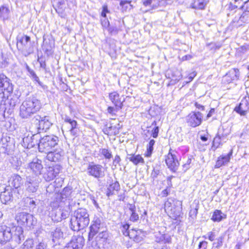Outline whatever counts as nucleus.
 Instances as JSON below:
<instances>
[{
	"instance_id": "6ab92c4d",
	"label": "nucleus",
	"mask_w": 249,
	"mask_h": 249,
	"mask_svg": "<svg viewBox=\"0 0 249 249\" xmlns=\"http://www.w3.org/2000/svg\"><path fill=\"white\" fill-rule=\"evenodd\" d=\"M36 120L38 121V130H46L50 128L52 125L51 118L48 116H41L36 115Z\"/></svg>"
},
{
	"instance_id": "c9c22d12",
	"label": "nucleus",
	"mask_w": 249,
	"mask_h": 249,
	"mask_svg": "<svg viewBox=\"0 0 249 249\" xmlns=\"http://www.w3.org/2000/svg\"><path fill=\"white\" fill-rule=\"evenodd\" d=\"M171 240V236L166 234H160L159 236H156V242L162 243H170Z\"/></svg>"
},
{
	"instance_id": "69168bd1",
	"label": "nucleus",
	"mask_w": 249,
	"mask_h": 249,
	"mask_svg": "<svg viewBox=\"0 0 249 249\" xmlns=\"http://www.w3.org/2000/svg\"><path fill=\"white\" fill-rule=\"evenodd\" d=\"M70 124L71 125V128L72 129L76 128L77 124L76 121L73 120Z\"/></svg>"
},
{
	"instance_id": "7ed1b4c3",
	"label": "nucleus",
	"mask_w": 249,
	"mask_h": 249,
	"mask_svg": "<svg viewBox=\"0 0 249 249\" xmlns=\"http://www.w3.org/2000/svg\"><path fill=\"white\" fill-rule=\"evenodd\" d=\"M89 223V214L85 208L75 210L71 216L70 228L73 231H79L86 228Z\"/></svg>"
},
{
	"instance_id": "5fc2aeb1",
	"label": "nucleus",
	"mask_w": 249,
	"mask_h": 249,
	"mask_svg": "<svg viewBox=\"0 0 249 249\" xmlns=\"http://www.w3.org/2000/svg\"><path fill=\"white\" fill-rule=\"evenodd\" d=\"M160 171L158 169H154L151 173V176L152 178H155L160 174Z\"/></svg>"
},
{
	"instance_id": "2eb2a0df",
	"label": "nucleus",
	"mask_w": 249,
	"mask_h": 249,
	"mask_svg": "<svg viewBox=\"0 0 249 249\" xmlns=\"http://www.w3.org/2000/svg\"><path fill=\"white\" fill-rule=\"evenodd\" d=\"M85 244V240L80 235L73 236L64 249H82Z\"/></svg>"
},
{
	"instance_id": "f3484780",
	"label": "nucleus",
	"mask_w": 249,
	"mask_h": 249,
	"mask_svg": "<svg viewBox=\"0 0 249 249\" xmlns=\"http://www.w3.org/2000/svg\"><path fill=\"white\" fill-rule=\"evenodd\" d=\"M234 110L241 116H245L249 111V97H244Z\"/></svg>"
},
{
	"instance_id": "f8f14e48",
	"label": "nucleus",
	"mask_w": 249,
	"mask_h": 249,
	"mask_svg": "<svg viewBox=\"0 0 249 249\" xmlns=\"http://www.w3.org/2000/svg\"><path fill=\"white\" fill-rule=\"evenodd\" d=\"M87 173L89 175L96 178H101L104 176L103 167L100 164H96L93 162L89 163L87 168Z\"/></svg>"
},
{
	"instance_id": "dca6fc26",
	"label": "nucleus",
	"mask_w": 249,
	"mask_h": 249,
	"mask_svg": "<svg viewBox=\"0 0 249 249\" xmlns=\"http://www.w3.org/2000/svg\"><path fill=\"white\" fill-rule=\"evenodd\" d=\"M13 90V86L9 78L3 73L0 74V92L10 93Z\"/></svg>"
},
{
	"instance_id": "864d4df0",
	"label": "nucleus",
	"mask_w": 249,
	"mask_h": 249,
	"mask_svg": "<svg viewBox=\"0 0 249 249\" xmlns=\"http://www.w3.org/2000/svg\"><path fill=\"white\" fill-rule=\"evenodd\" d=\"M109 11L108 10L107 5H104L103 6V10L101 13V16L104 18H106L107 13H108Z\"/></svg>"
},
{
	"instance_id": "4c0bfd02",
	"label": "nucleus",
	"mask_w": 249,
	"mask_h": 249,
	"mask_svg": "<svg viewBox=\"0 0 249 249\" xmlns=\"http://www.w3.org/2000/svg\"><path fill=\"white\" fill-rule=\"evenodd\" d=\"M155 141L154 140L152 139L149 142V143L147 145V150L145 153V156L147 157H150L153 151V146L155 144Z\"/></svg>"
},
{
	"instance_id": "72a5a7b5",
	"label": "nucleus",
	"mask_w": 249,
	"mask_h": 249,
	"mask_svg": "<svg viewBox=\"0 0 249 249\" xmlns=\"http://www.w3.org/2000/svg\"><path fill=\"white\" fill-rule=\"evenodd\" d=\"M57 8L55 9L56 12L62 17L65 9V1L64 0H57Z\"/></svg>"
},
{
	"instance_id": "39448f33",
	"label": "nucleus",
	"mask_w": 249,
	"mask_h": 249,
	"mask_svg": "<svg viewBox=\"0 0 249 249\" xmlns=\"http://www.w3.org/2000/svg\"><path fill=\"white\" fill-rule=\"evenodd\" d=\"M17 40L18 49L21 51L25 56H27L33 53V47L31 45L30 36L24 35H18Z\"/></svg>"
},
{
	"instance_id": "0e129e2a",
	"label": "nucleus",
	"mask_w": 249,
	"mask_h": 249,
	"mask_svg": "<svg viewBox=\"0 0 249 249\" xmlns=\"http://www.w3.org/2000/svg\"><path fill=\"white\" fill-rule=\"evenodd\" d=\"M173 201V200L172 199H168L165 202V204H164V205H165V208H169L171 207V204H172V201Z\"/></svg>"
},
{
	"instance_id": "423d86ee",
	"label": "nucleus",
	"mask_w": 249,
	"mask_h": 249,
	"mask_svg": "<svg viewBox=\"0 0 249 249\" xmlns=\"http://www.w3.org/2000/svg\"><path fill=\"white\" fill-rule=\"evenodd\" d=\"M8 183V187L12 188L14 191L16 198L21 197L23 194V191L20 188L23 183L21 177L18 174H13L9 178Z\"/></svg>"
},
{
	"instance_id": "20e7f679",
	"label": "nucleus",
	"mask_w": 249,
	"mask_h": 249,
	"mask_svg": "<svg viewBox=\"0 0 249 249\" xmlns=\"http://www.w3.org/2000/svg\"><path fill=\"white\" fill-rule=\"evenodd\" d=\"M59 138L55 135L44 136L39 140L37 143L38 150L40 152L47 153L58 145Z\"/></svg>"
},
{
	"instance_id": "5701e85b",
	"label": "nucleus",
	"mask_w": 249,
	"mask_h": 249,
	"mask_svg": "<svg viewBox=\"0 0 249 249\" xmlns=\"http://www.w3.org/2000/svg\"><path fill=\"white\" fill-rule=\"evenodd\" d=\"M239 76V71L237 69H233L229 71L223 77L222 82L224 84H229L232 81L237 80Z\"/></svg>"
},
{
	"instance_id": "a211bd4d",
	"label": "nucleus",
	"mask_w": 249,
	"mask_h": 249,
	"mask_svg": "<svg viewBox=\"0 0 249 249\" xmlns=\"http://www.w3.org/2000/svg\"><path fill=\"white\" fill-rule=\"evenodd\" d=\"M64 155V150L61 148H56L53 151H48L46 156V159L53 162L61 161Z\"/></svg>"
},
{
	"instance_id": "f03ea898",
	"label": "nucleus",
	"mask_w": 249,
	"mask_h": 249,
	"mask_svg": "<svg viewBox=\"0 0 249 249\" xmlns=\"http://www.w3.org/2000/svg\"><path fill=\"white\" fill-rule=\"evenodd\" d=\"M40 101L35 96L25 99L19 107V116L22 119H28L38 112L41 108Z\"/></svg>"
},
{
	"instance_id": "2f4dec72",
	"label": "nucleus",
	"mask_w": 249,
	"mask_h": 249,
	"mask_svg": "<svg viewBox=\"0 0 249 249\" xmlns=\"http://www.w3.org/2000/svg\"><path fill=\"white\" fill-rule=\"evenodd\" d=\"M127 159L136 165L138 164H143L144 163V159L140 155H129Z\"/></svg>"
},
{
	"instance_id": "8fccbe9b",
	"label": "nucleus",
	"mask_w": 249,
	"mask_h": 249,
	"mask_svg": "<svg viewBox=\"0 0 249 249\" xmlns=\"http://www.w3.org/2000/svg\"><path fill=\"white\" fill-rule=\"evenodd\" d=\"M191 161L192 159L191 158H188L186 162L183 165V169L185 171H187L190 168Z\"/></svg>"
},
{
	"instance_id": "4468645a",
	"label": "nucleus",
	"mask_w": 249,
	"mask_h": 249,
	"mask_svg": "<svg viewBox=\"0 0 249 249\" xmlns=\"http://www.w3.org/2000/svg\"><path fill=\"white\" fill-rule=\"evenodd\" d=\"M202 119L203 115L199 111L192 112L186 117L187 123L193 127L199 125L202 123Z\"/></svg>"
},
{
	"instance_id": "a878e982",
	"label": "nucleus",
	"mask_w": 249,
	"mask_h": 249,
	"mask_svg": "<svg viewBox=\"0 0 249 249\" xmlns=\"http://www.w3.org/2000/svg\"><path fill=\"white\" fill-rule=\"evenodd\" d=\"M51 236L53 242L56 245L59 243V240L63 238V232L59 228H56L51 232Z\"/></svg>"
},
{
	"instance_id": "4be33fe9",
	"label": "nucleus",
	"mask_w": 249,
	"mask_h": 249,
	"mask_svg": "<svg viewBox=\"0 0 249 249\" xmlns=\"http://www.w3.org/2000/svg\"><path fill=\"white\" fill-rule=\"evenodd\" d=\"M71 189L70 187H66L63 189L61 193L55 194L57 203L65 202L67 200H69L71 193Z\"/></svg>"
},
{
	"instance_id": "603ef678",
	"label": "nucleus",
	"mask_w": 249,
	"mask_h": 249,
	"mask_svg": "<svg viewBox=\"0 0 249 249\" xmlns=\"http://www.w3.org/2000/svg\"><path fill=\"white\" fill-rule=\"evenodd\" d=\"M121 160V158L119 155H116L115 156L114 159L113 161V164L115 166H116L117 164H119Z\"/></svg>"
},
{
	"instance_id": "49530a36",
	"label": "nucleus",
	"mask_w": 249,
	"mask_h": 249,
	"mask_svg": "<svg viewBox=\"0 0 249 249\" xmlns=\"http://www.w3.org/2000/svg\"><path fill=\"white\" fill-rule=\"evenodd\" d=\"M107 30L109 34L113 35L117 34L120 29L116 26H109L107 28Z\"/></svg>"
},
{
	"instance_id": "393cba45",
	"label": "nucleus",
	"mask_w": 249,
	"mask_h": 249,
	"mask_svg": "<svg viewBox=\"0 0 249 249\" xmlns=\"http://www.w3.org/2000/svg\"><path fill=\"white\" fill-rule=\"evenodd\" d=\"M109 97L112 103L118 108H122L123 102L120 98L119 94L117 92H113L109 94Z\"/></svg>"
},
{
	"instance_id": "338daca9",
	"label": "nucleus",
	"mask_w": 249,
	"mask_h": 249,
	"mask_svg": "<svg viewBox=\"0 0 249 249\" xmlns=\"http://www.w3.org/2000/svg\"><path fill=\"white\" fill-rule=\"evenodd\" d=\"M195 106L198 109H201L202 110H203L204 109V107L198 104L197 103H195Z\"/></svg>"
},
{
	"instance_id": "b1692460",
	"label": "nucleus",
	"mask_w": 249,
	"mask_h": 249,
	"mask_svg": "<svg viewBox=\"0 0 249 249\" xmlns=\"http://www.w3.org/2000/svg\"><path fill=\"white\" fill-rule=\"evenodd\" d=\"M232 155V150L231 149L227 155H222L219 156L216 161L215 168H219L222 166L226 165L230 162Z\"/></svg>"
},
{
	"instance_id": "412c9836",
	"label": "nucleus",
	"mask_w": 249,
	"mask_h": 249,
	"mask_svg": "<svg viewBox=\"0 0 249 249\" xmlns=\"http://www.w3.org/2000/svg\"><path fill=\"white\" fill-rule=\"evenodd\" d=\"M101 221L100 218L94 217L90 227V231L89 233V239L91 240L93 237L100 231Z\"/></svg>"
},
{
	"instance_id": "0eeeda50",
	"label": "nucleus",
	"mask_w": 249,
	"mask_h": 249,
	"mask_svg": "<svg viewBox=\"0 0 249 249\" xmlns=\"http://www.w3.org/2000/svg\"><path fill=\"white\" fill-rule=\"evenodd\" d=\"M41 179L38 176H29L24 183L25 191L29 194L36 193L39 188Z\"/></svg>"
},
{
	"instance_id": "7c9ffc66",
	"label": "nucleus",
	"mask_w": 249,
	"mask_h": 249,
	"mask_svg": "<svg viewBox=\"0 0 249 249\" xmlns=\"http://www.w3.org/2000/svg\"><path fill=\"white\" fill-rule=\"evenodd\" d=\"M190 208L191 209L189 213V215L190 218L192 220H194L196 218L198 213V210L199 209L198 202L195 201L191 205Z\"/></svg>"
},
{
	"instance_id": "1a4fd4ad",
	"label": "nucleus",
	"mask_w": 249,
	"mask_h": 249,
	"mask_svg": "<svg viewBox=\"0 0 249 249\" xmlns=\"http://www.w3.org/2000/svg\"><path fill=\"white\" fill-rule=\"evenodd\" d=\"M178 155L176 151L170 149L168 155L166 156V163L168 167L173 172H175L178 170L179 165V158Z\"/></svg>"
},
{
	"instance_id": "3c124183",
	"label": "nucleus",
	"mask_w": 249,
	"mask_h": 249,
	"mask_svg": "<svg viewBox=\"0 0 249 249\" xmlns=\"http://www.w3.org/2000/svg\"><path fill=\"white\" fill-rule=\"evenodd\" d=\"M101 24L103 27L106 29H107L109 26V22L106 18L101 20Z\"/></svg>"
},
{
	"instance_id": "c85d7f7f",
	"label": "nucleus",
	"mask_w": 249,
	"mask_h": 249,
	"mask_svg": "<svg viewBox=\"0 0 249 249\" xmlns=\"http://www.w3.org/2000/svg\"><path fill=\"white\" fill-rule=\"evenodd\" d=\"M120 189V186L118 181L111 183L107 187L106 191L107 196L109 197L115 194Z\"/></svg>"
},
{
	"instance_id": "680f3d73",
	"label": "nucleus",
	"mask_w": 249,
	"mask_h": 249,
	"mask_svg": "<svg viewBox=\"0 0 249 249\" xmlns=\"http://www.w3.org/2000/svg\"><path fill=\"white\" fill-rule=\"evenodd\" d=\"M223 244V238L222 237H220L217 239V243L216 246V248H219V247L222 246Z\"/></svg>"
},
{
	"instance_id": "cd10ccee",
	"label": "nucleus",
	"mask_w": 249,
	"mask_h": 249,
	"mask_svg": "<svg viewBox=\"0 0 249 249\" xmlns=\"http://www.w3.org/2000/svg\"><path fill=\"white\" fill-rule=\"evenodd\" d=\"M108 233L106 231H102L100 232L95 237V241L98 248H100L101 245H104V243L108 238Z\"/></svg>"
},
{
	"instance_id": "ea45409f",
	"label": "nucleus",
	"mask_w": 249,
	"mask_h": 249,
	"mask_svg": "<svg viewBox=\"0 0 249 249\" xmlns=\"http://www.w3.org/2000/svg\"><path fill=\"white\" fill-rule=\"evenodd\" d=\"M99 153L103 156L106 159L110 160L112 158V152L108 149L100 148L99 150Z\"/></svg>"
},
{
	"instance_id": "e433bc0d",
	"label": "nucleus",
	"mask_w": 249,
	"mask_h": 249,
	"mask_svg": "<svg viewBox=\"0 0 249 249\" xmlns=\"http://www.w3.org/2000/svg\"><path fill=\"white\" fill-rule=\"evenodd\" d=\"M30 76L32 79L38 83L43 89H47L48 87L46 85H44L40 81L39 77L36 75L34 71H31V73L29 74Z\"/></svg>"
},
{
	"instance_id": "052dcab7",
	"label": "nucleus",
	"mask_w": 249,
	"mask_h": 249,
	"mask_svg": "<svg viewBox=\"0 0 249 249\" xmlns=\"http://www.w3.org/2000/svg\"><path fill=\"white\" fill-rule=\"evenodd\" d=\"M112 128V126H110L109 127H107L106 128H104L103 132L105 134L109 135L111 134V130Z\"/></svg>"
},
{
	"instance_id": "9d476101",
	"label": "nucleus",
	"mask_w": 249,
	"mask_h": 249,
	"mask_svg": "<svg viewBox=\"0 0 249 249\" xmlns=\"http://www.w3.org/2000/svg\"><path fill=\"white\" fill-rule=\"evenodd\" d=\"M130 225L128 223H121L120 230L123 234L125 236H128L130 238L133 239L135 241L139 242L142 239V237L140 236L139 234L141 232V230L137 231L132 230L131 231L129 230Z\"/></svg>"
},
{
	"instance_id": "4d7b16f0",
	"label": "nucleus",
	"mask_w": 249,
	"mask_h": 249,
	"mask_svg": "<svg viewBox=\"0 0 249 249\" xmlns=\"http://www.w3.org/2000/svg\"><path fill=\"white\" fill-rule=\"evenodd\" d=\"M58 209H56V210H53L52 212V215L55 214V215L53 217V220L56 221V219L57 218H60V217L61 218V215H59L58 213Z\"/></svg>"
},
{
	"instance_id": "a18cd8bd",
	"label": "nucleus",
	"mask_w": 249,
	"mask_h": 249,
	"mask_svg": "<svg viewBox=\"0 0 249 249\" xmlns=\"http://www.w3.org/2000/svg\"><path fill=\"white\" fill-rule=\"evenodd\" d=\"M58 213L59 215H61V218H58L56 219V221H60L63 219H66L69 215V213L67 211H61L58 209Z\"/></svg>"
},
{
	"instance_id": "79ce46f5",
	"label": "nucleus",
	"mask_w": 249,
	"mask_h": 249,
	"mask_svg": "<svg viewBox=\"0 0 249 249\" xmlns=\"http://www.w3.org/2000/svg\"><path fill=\"white\" fill-rule=\"evenodd\" d=\"M9 14V10L7 7L4 6L0 7V17L2 18L3 19L8 18Z\"/></svg>"
},
{
	"instance_id": "e2e57ef3",
	"label": "nucleus",
	"mask_w": 249,
	"mask_h": 249,
	"mask_svg": "<svg viewBox=\"0 0 249 249\" xmlns=\"http://www.w3.org/2000/svg\"><path fill=\"white\" fill-rule=\"evenodd\" d=\"M8 62L7 61V59L5 58L2 60V62H0V66L1 68H5L8 65Z\"/></svg>"
},
{
	"instance_id": "bb28decb",
	"label": "nucleus",
	"mask_w": 249,
	"mask_h": 249,
	"mask_svg": "<svg viewBox=\"0 0 249 249\" xmlns=\"http://www.w3.org/2000/svg\"><path fill=\"white\" fill-rule=\"evenodd\" d=\"M36 134L32 135L31 136H27L23 138V145L26 147L27 148H30L37 144V142H35L34 140L36 137H37Z\"/></svg>"
},
{
	"instance_id": "37998d69",
	"label": "nucleus",
	"mask_w": 249,
	"mask_h": 249,
	"mask_svg": "<svg viewBox=\"0 0 249 249\" xmlns=\"http://www.w3.org/2000/svg\"><path fill=\"white\" fill-rule=\"evenodd\" d=\"M221 137L220 136L219 133L217 134V135L214 138L213 142V145L212 147V148L215 150H216L220 144Z\"/></svg>"
},
{
	"instance_id": "de8ad7c7",
	"label": "nucleus",
	"mask_w": 249,
	"mask_h": 249,
	"mask_svg": "<svg viewBox=\"0 0 249 249\" xmlns=\"http://www.w3.org/2000/svg\"><path fill=\"white\" fill-rule=\"evenodd\" d=\"M27 203L28 204V206L30 209H34L35 208L36 206V202L32 198H27Z\"/></svg>"
},
{
	"instance_id": "6e6d98bb",
	"label": "nucleus",
	"mask_w": 249,
	"mask_h": 249,
	"mask_svg": "<svg viewBox=\"0 0 249 249\" xmlns=\"http://www.w3.org/2000/svg\"><path fill=\"white\" fill-rule=\"evenodd\" d=\"M159 127H156L152 131V135L153 138H156L158 137L159 133Z\"/></svg>"
},
{
	"instance_id": "473e14b6",
	"label": "nucleus",
	"mask_w": 249,
	"mask_h": 249,
	"mask_svg": "<svg viewBox=\"0 0 249 249\" xmlns=\"http://www.w3.org/2000/svg\"><path fill=\"white\" fill-rule=\"evenodd\" d=\"M225 218H226V215L220 210H216L213 212L211 219L214 222H220Z\"/></svg>"
},
{
	"instance_id": "c756f323",
	"label": "nucleus",
	"mask_w": 249,
	"mask_h": 249,
	"mask_svg": "<svg viewBox=\"0 0 249 249\" xmlns=\"http://www.w3.org/2000/svg\"><path fill=\"white\" fill-rule=\"evenodd\" d=\"M207 3L208 1L206 0H194L190 6L193 9L203 10L205 9Z\"/></svg>"
},
{
	"instance_id": "58836bf2",
	"label": "nucleus",
	"mask_w": 249,
	"mask_h": 249,
	"mask_svg": "<svg viewBox=\"0 0 249 249\" xmlns=\"http://www.w3.org/2000/svg\"><path fill=\"white\" fill-rule=\"evenodd\" d=\"M160 0H143V4L145 6H151L153 8L157 7L159 5Z\"/></svg>"
},
{
	"instance_id": "09e8293b",
	"label": "nucleus",
	"mask_w": 249,
	"mask_h": 249,
	"mask_svg": "<svg viewBox=\"0 0 249 249\" xmlns=\"http://www.w3.org/2000/svg\"><path fill=\"white\" fill-rule=\"evenodd\" d=\"M207 235L208 236V238L210 241H213L216 237L215 230H213L212 231L208 232Z\"/></svg>"
},
{
	"instance_id": "f257e3e1",
	"label": "nucleus",
	"mask_w": 249,
	"mask_h": 249,
	"mask_svg": "<svg viewBox=\"0 0 249 249\" xmlns=\"http://www.w3.org/2000/svg\"><path fill=\"white\" fill-rule=\"evenodd\" d=\"M15 219L19 226H16L14 223H9L8 225H3L0 227V243L9 241L13 238L17 243L19 244L24 239L21 226L30 227L34 223L33 215L24 212L18 213Z\"/></svg>"
},
{
	"instance_id": "a19ab883",
	"label": "nucleus",
	"mask_w": 249,
	"mask_h": 249,
	"mask_svg": "<svg viewBox=\"0 0 249 249\" xmlns=\"http://www.w3.org/2000/svg\"><path fill=\"white\" fill-rule=\"evenodd\" d=\"M34 241L32 239H27L20 246L21 249H33Z\"/></svg>"
},
{
	"instance_id": "774afa93",
	"label": "nucleus",
	"mask_w": 249,
	"mask_h": 249,
	"mask_svg": "<svg viewBox=\"0 0 249 249\" xmlns=\"http://www.w3.org/2000/svg\"><path fill=\"white\" fill-rule=\"evenodd\" d=\"M3 249H15L10 244H8L4 247Z\"/></svg>"
},
{
	"instance_id": "ddd939ff",
	"label": "nucleus",
	"mask_w": 249,
	"mask_h": 249,
	"mask_svg": "<svg viewBox=\"0 0 249 249\" xmlns=\"http://www.w3.org/2000/svg\"><path fill=\"white\" fill-rule=\"evenodd\" d=\"M27 168L34 175V176L39 177L42 174L43 168L41 160L37 158L34 159L28 164Z\"/></svg>"
},
{
	"instance_id": "c03bdc74",
	"label": "nucleus",
	"mask_w": 249,
	"mask_h": 249,
	"mask_svg": "<svg viewBox=\"0 0 249 249\" xmlns=\"http://www.w3.org/2000/svg\"><path fill=\"white\" fill-rule=\"evenodd\" d=\"M239 20L243 23L249 21V11H246L240 16Z\"/></svg>"
},
{
	"instance_id": "bf43d9fd",
	"label": "nucleus",
	"mask_w": 249,
	"mask_h": 249,
	"mask_svg": "<svg viewBox=\"0 0 249 249\" xmlns=\"http://www.w3.org/2000/svg\"><path fill=\"white\" fill-rule=\"evenodd\" d=\"M36 249H46V245L44 243L40 242L36 245Z\"/></svg>"
},
{
	"instance_id": "6e6552de",
	"label": "nucleus",
	"mask_w": 249,
	"mask_h": 249,
	"mask_svg": "<svg viewBox=\"0 0 249 249\" xmlns=\"http://www.w3.org/2000/svg\"><path fill=\"white\" fill-rule=\"evenodd\" d=\"M61 169V167L58 164L46 167L42 173V178L47 182L51 181L58 175Z\"/></svg>"
},
{
	"instance_id": "9b49d317",
	"label": "nucleus",
	"mask_w": 249,
	"mask_h": 249,
	"mask_svg": "<svg viewBox=\"0 0 249 249\" xmlns=\"http://www.w3.org/2000/svg\"><path fill=\"white\" fill-rule=\"evenodd\" d=\"M3 103L0 105V108L4 110V113L11 114L18 103V99L16 96H13L10 98H7L3 100Z\"/></svg>"
},
{
	"instance_id": "f704fd0d",
	"label": "nucleus",
	"mask_w": 249,
	"mask_h": 249,
	"mask_svg": "<svg viewBox=\"0 0 249 249\" xmlns=\"http://www.w3.org/2000/svg\"><path fill=\"white\" fill-rule=\"evenodd\" d=\"M129 211L131 212L129 219L131 221L136 222L139 220V216L136 211V207L133 204H130Z\"/></svg>"
},
{
	"instance_id": "13d9d810",
	"label": "nucleus",
	"mask_w": 249,
	"mask_h": 249,
	"mask_svg": "<svg viewBox=\"0 0 249 249\" xmlns=\"http://www.w3.org/2000/svg\"><path fill=\"white\" fill-rule=\"evenodd\" d=\"M207 244V242L205 241L200 242L198 245V249H200L201 248H203L204 249H206Z\"/></svg>"
},
{
	"instance_id": "aec40b11",
	"label": "nucleus",
	"mask_w": 249,
	"mask_h": 249,
	"mask_svg": "<svg viewBox=\"0 0 249 249\" xmlns=\"http://www.w3.org/2000/svg\"><path fill=\"white\" fill-rule=\"evenodd\" d=\"M16 197L14 191L12 188L6 187L5 190L0 195V200L3 204H7L11 202Z\"/></svg>"
}]
</instances>
